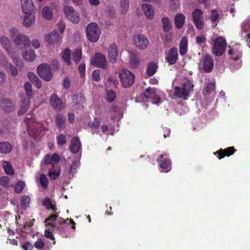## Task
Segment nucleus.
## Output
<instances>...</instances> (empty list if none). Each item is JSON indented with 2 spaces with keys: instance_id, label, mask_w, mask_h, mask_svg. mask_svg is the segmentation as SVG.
Returning a JSON list of instances; mask_svg holds the SVG:
<instances>
[{
  "instance_id": "1",
  "label": "nucleus",
  "mask_w": 250,
  "mask_h": 250,
  "mask_svg": "<svg viewBox=\"0 0 250 250\" xmlns=\"http://www.w3.org/2000/svg\"><path fill=\"white\" fill-rule=\"evenodd\" d=\"M57 216L56 215H52L50 216L48 218L46 219L45 221V224L46 226V229L44 231V236L47 238L53 241V245L55 244V237L53 234V231L55 230L56 228H57V225L55 224V222H57L58 223L62 224L67 223V222L68 221L69 223L72 224V228L73 229H75V223L72 219H67L66 220L63 221L61 217L57 219Z\"/></svg>"
},
{
  "instance_id": "2",
  "label": "nucleus",
  "mask_w": 250,
  "mask_h": 250,
  "mask_svg": "<svg viewBox=\"0 0 250 250\" xmlns=\"http://www.w3.org/2000/svg\"><path fill=\"white\" fill-rule=\"evenodd\" d=\"M24 122L29 135L33 137L40 136L45 129V127L41 123L36 122L34 118H26Z\"/></svg>"
},
{
  "instance_id": "3",
  "label": "nucleus",
  "mask_w": 250,
  "mask_h": 250,
  "mask_svg": "<svg viewBox=\"0 0 250 250\" xmlns=\"http://www.w3.org/2000/svg\"><path fill=\"white\" fill-rule=\"evenodd\" d=\"M193 85L189 80H184L180 86L175 87L174 96L177 98L187 99L193 90Z\"/></svg>"
},
{
  "instance_id": "4",
  "label": "nucleus",
  "mask_w": 250,
  "mask_h": 250,
  "mask_svg": "<svg viewBox=\"0 0 250 250\" xmlns=\"http://www.w3.org/2000/svg\"><path fill=\"white\" fill-rule=\"evenodd\" d=\"M9 33L11 39L18 45H23L24 47L30 46V42L28 37L20 33L16 28H11L9 30Z\"/></svg>"
},
{
  "instance_id": "5",
  "label": "nucleus",
  "mask_w": 250,
  "mask_h": 250,
  "mask_svg": "<svg viewBox=\"0 0 250 250\" xmlns=\"http://www.w3.org/2000/svg\"><path fill=\"white\" fill-rule=\"evenodd\" d=\"M101 33V29L97 23L92 22L86 27V34L89 41L96 42L99 39Z\"/></svg>"
},
{
  "instance_id": "6",
  "label": "nucleus",
  "mask_w": 250,
  "mask_h": 250,
  "mask_svg": "<svg viewBox=\"0 0 250 250\" xmlns=\"http://www.w3.org/2000/svg\"><path fill=\"white\" fill-rule=\"evenodd\" d=\"M0 43L2 47L6 50L9 56L12 58L14 63L17 66L21 62V60L15 55L14 51L11 48V42L5 36H2L0 38Z\"/></svg>"
},
{
  "instance_id": "7",
  "label": "nucleus",
  "mask_w": 250,
  "mask_h": 250,
  "mask_svg": "<svg viewBox=\"0 0 250 250\" xmlns=\"http://www.w3.org/2000/svg\"><path fill=\"white\" fill-rule=\"evenodd\" d=\"M63 13L66 18L74 24H78L80 21L78 12L72 6L65 5L63 8Z\"/></svg>"
},
{
  "instance_id": "8",
  "label": "nucleus",
  "mask_w": 250,
  "mask_h": 250,
  "mask_svg": "<svg viewBox=\"0 0 250 250\" xmlns=\"http://www.w3.org/2000/svg\"><path fill=\"white\" fill-rule=\"evenodd\" d=\"M119 78L123 86L125 87L130 86L134 82V75L126 69H122L119 72Z\"/></svg>"
},
{
  "instance_id": "9",
  "label": "nucleus",
  "mask_w": 250,
  "mask_h": 250,
  "mask_svg": "<svg viewBox=\"0 0 250 250\" xmlns=\"http://www.w3.org/2000/svg\"><path fill=\"white\" fill-rule=\"evenodd\" d=\"M226 41L222 37H218L214 40L213 45V53L216 56H221L226 48Z\"/></svg>"
},
{
  "instance_id": "10",
  "label": "nucleus",
  "mask_w": 250,
  "mask_h": 250,
  "mask_svg": "<svg viewBox=\"0 0 250 250\" xmlns=\"http://www.w3.org/2000/svg\"><path fill=\"white\" fill-rule=\"evenodd\" d=\"M38 74L41 78L46 81L51 80L53 77V73L49 65L46 63H42L37 69Z\"/></svg>"
},
{
  "instance_id": "11",
  "label": "nucleus",
  "mask_w": 250,
  "mask_h": 250,
  "mask_svg": "<svg viewBox=\"0 0 250 250\" xmlns=\"http://www.w3.org/2000/svg\"><path fill=\"white\" fill-rule=\"evenodd\" d=\"M91 64L98 67L106 69L107 67V62L105 56L101 53H96L91 58Z\"/></svg>"
},
{
  "instance_id": "12",
  "label": "nucleus",
  "mask_w": 250,
  "mask_h": 250,
  "mask_svg": "<svg viewBox=\"0 0 250 250\" xmlns=\"http://www.w3.org/2000/svg\"><path fill=\"white\" fill-rule=\"evenodd\" d=\"M135 45L140 49H145L149 44L148 39L142 34L135 35L133 37Z\"/></svg>"
},
{
  "instance_id": "13",
  "label": "nucleus",
  "mask_w": 250,
  "mask_h": 250,
  "mask_svg": "<svg viewBox=\"0 0 250 250\" xmlns=\"http://www.w3.org/2000/svg\"><path fill=\"white\" fill-rule=\"evenodd\" d=\"M158 92L155 88H147L146 89L145 97L146 99H149L153 104H158L160 102V98L159 97Z\"/></svg>"
},
{
  "instance_id": "14",
  "label": "nucleus",
  "mask_w": 250,
  "mask_h": 250,
  "mask_svg": "<svg viewBox=\"0 0 250 250\" xmlns=\"http://www.w3.org/2000/svg\"><path fill=\"white\" fill-rule=\"evenodd\" d=\"M192 18L196 27L199 29H202L204 28V22L201 10L198 9L194 10L192 12Z\"/></svg>"
},
{
  "instance_id": "15",
  "label": "nucleus",
  "mask_w": 250,
  "mask_h": 250,
  "mask_svg": "<svg viewBox=\"0 0 250 250\" xmlns=\"http://www.w3.org/2000/svg\"><path fill=\"white\" fill-rule=\"evenodd\" d=\"M73 103L71 106L74 109H80L83 107L86 99L82 93H79L73 96Z\"/></svg>"
},
{
  "instance_id": "16",
  "label": "nucleus",
  "mask_w": 250,
  "mask_h": 250,
  "mask_svg": "<svg viewBox=\"0 0 250 250\" xmlns=\"http://www.w3.org/2000/svg\"><path fill=\"white\" fill-rule=\"evenodd\" d=\"M118 49L116 44L111 43L108 48V58L109 61L112 63H115L117 61Z\"/></svg>"
},
{
  "instance_id": "17",
  "label": "nucleus",
  "mask_w": 250,
  "mask_h": 250,
  "mask_svg": "<svg viewBox=\"0 0 250 250\" xmlns=\"http://www.w3.org/2000/svg\"><path fill=\"white\" fill-rule=\"evenodd\" d=\"M45 40L51 45L57 44L60 40V37L57 33L56 30H53L50 33L45 36Z\"/></svg>"
},
{
  "instance_id": "18",
  "label": "nucleus",
  "mask_w": 250,
  "mask_h": 250,
  "mask_svg": "<svg viewBox=\"0 0 250 250\" xmlns=\"http://www.w3.org/2000/svg\"><path fill=\"white\" fill-rule=\"evenodd\" d=\"M166 157V155H161L160 159L157 160L160 163V167L162 172H167L171 169L170 162Z\"/></svg>"
},
{
  "instance_id": "19",
  "label": "nucleus",
  "mask_w": 250,
  "mask_h": 250,
  "mask_svg": "<svg viewBox=\"0 0 250 250\" xmlns=\"http://www.w3.org/2000/svg\"><path fill=\"white\" fill-rule=\"evenodd\" d=\"M20 98L21 102V105L20 109L18 111V114L19 115H22L27 111L29 107L30 102V100L27 99L23 93L20 94Z\"/></svg>"
},
{
  "instance_id": "20",
  "label": "nucleus",
  "mask_w": 250,
  "mask_h": 250,
  "mask_svg": "<svg viewBox=\"0 0 250 250\" xmlns=\"http://www.w3.org/2000/svg\"><path fill=\"white\" fill-rule=\"evenodd\" d=\"M0 105L2 109L7 113L13 111L15 109V104L9 99H1L0 101Z\"/></svg>"
},
{
  "instance_id": "21",
  "label": "nucleus",
  "mask_w": 250,
  "mask_h": 250,
  "mask_svg": "<svg viewBox=\"0 0 250 250\" xmlns=\"http://www.w3.org/2000/svg\"><path fill=\"white\" fill-rule=\"evenodd\" d=\"M29 47H24L23 45L20 46V48L21 49L22 51V57L23 59L28 62H32L34 61L36 57V55L32 50L30 49L27 50V48Z\"/></svg>"
},
{
  "instance_id": "22",
  "label": "nucleus",
  "mask_w": 250,
  "mask_h": 250,
  "mask_svg": "<svg viewBox=\"0 0 250 250\" xmlns=\"http://www.w3.org/2000/svg\"><path fill=\"white\" fill-rule=\"evenodd\" d=\"M201 63H202L203 69L207 72L211 71L214 66L213 60L208 55L205 56L202 58Z\"/></svg>"
},
{
  "instance_id": "23",
  "label": "nucleus",
  "mask_w": 250,
  "mask_h": 250,
  "mask_svg": "<svg viewBox=\"0 0 250 250\" xmlns=\"http://www.w3.org/2000/svg\"><path fill=\"white\" fill-rule=\"evenodd\" d=\"M52 106L57 110H60L64 108V104L57 96L53 94L50 99Z\"/></svg>"
},
{
  "instance_id": "24",
  "label": "nucleus",
  "mask_w": 250,
  "mask_h": 250,
  "mask_svg": "<svg viewBox=\"0 0 250 250\" xmlns=\"http://www.w3.org/2000/svg\"><path fill=\"white\" fill-rule=\"evenodd\" d=\"M21 7L25 14L32 13L34 6L31 0H21Z\"/></svg>"
},
{
  "instance_id": "25",
  "label": "nucleus",
  "mask_w": 250,
  "mask_h": 250,
  "mask_svg": "<svg viewBox=\"0 0 250 250\" xmlns=\"http://www.w3.org/2000/svg\"><path fill=\"white\" fill-rule=\"evenodd\" d=\"M35 19L33 13L25 14L22 18V24L26 27H29L34 23Z\"/></svg>"
},
{
  "instance_id": "26",
  "label": "nucleus",
  "mask_w": 250,
  "mask_h": 250,
  "mask_svg": "<svg viewBox=\"0 0 250 250\" xmlns=\"http://www.w3.org/2000/svg\"><path fill=\"white\" fill-rule=\"evenodd\" d=\"M46 164H51L53 166L57 164L60 161V156L58 154L54 153L53 155H46L43 160Z\"/></svg>"
},
{
  "instance_id": "27",
  "label": "nucleus",
  "mask_w": 250,
  "mask_h": 250,
  "mask_svg": "<svg viewBox=\"0 0 250 250\" xmlns=\"http://www.w3.org/2000/svg\"><path fill=\"white\" fill-rule=\"evenodd\" d=\"M142 9L145 16L149 19L153 18L154 12L152 7L148 4H143Z\"/></svg>"
},
{
  "instance_id": "28",
  "label": "nucleus",
  "mask_w": 250,
  "mask_h": 250,
  "mask_svg": "<svg viewBox=\"0 0 250 250\" xmlns=\"http://www.w3.org/2000/svg\"><path fill=\"white\" fill-rule=\"evenodd\" d=\"M81 144L79 139L77 137L73 138L71 141L70 150L74 153L78 152L81 149Z\"/></svg>"
},
{
  "instance_id": "29",
  "label": "nucleus",
  "mask_w": 250,
  "mask_h": 250,
  "mask_svg": "<svg viewBox=\"0 0 250 250\" xmlns=\"http://www.w3.org/2000/svg\"><path fill=\"white\" fill-rule=\"evenodd\" d=\"M177 59V51L174 48H171L167 53V60L168 62L170 64H173L175 63Z\"/></svg>"
},
{
  "instance_id": "30",
  "label": "nucleus",
  "mask_w": 250,
  "mask_h": 250,
  "mask_svg": "<svg viewBox=\"0 0 250 250\" xmlns=\"http://www.w3.org/2000/svg\"><path fill=\"white\" fill-rule=\"evenodd\" d=\"M185 16L182 13H178L174 17V23L177 28H181L185 23Z\"/></svg>"
},
{
  "instance_id": "31",
  "label": "nucleus",
  "mask_w": 250,
  "mask_h": 250,
  "mask_svg": "<svg viewBox=\"0 0 250 250\" xmlns=\"http://www.w3.org/2000/svg\"><path fill=\"white\" fill-rule=\"evenodd\" d=\"M42 17L47 20H51L53 19V13L52 8L49 6H44L42 11Z\"/></svg>"
},
{
  "instance_id": "32",
  "label": "nucleus",
  "mask_w": 250,
  "mask_h": 250,
  "mask_svg": "<svg viewBox=\"0 0 250 250\" xmlns=\"http://www.w3.org/2000/svg\"><path fill=\"white\" fill-rule=\"evenodd\" d=\"M129 7V0H121L119 8L120 13L122 15L125 14Z\"/></svg>"
},
{
  "instance_id": "33",
  "label": "nucleus",
  "mask_w": 250,
  "mask_h": 250,
  "mask_svg": "<svg viewBox=\"0 0 250 250\" xmlns=\"http://www.w3.org/2000/svg\"><path fill=\"white\" fill-rule=\"evenodd\" d=\"M12 146L8 142H0V153L6 154L12 150Z\"/></svg>"
},
{
  "instance_id": "34",
  "label": "nucleus",
  "mask_w": 250,
  "mask_h": 250,
  "mask_svg": "<svg viewBox=\"0 0 250 250\" xmlns=\"http://www.w3.org/2000/svg\"><path fill=\"white\" fill-rule=\"evenodd\" d=\"M188 39L183 37L180 44V53L182 55L186 54L188 51Z\"/></svg>"
},
{
  "instance_id": "35",
  "label": "nucleus",
  "mask_w": 250,
  "mask_h": 250,
  "mask_svg": "<svg viewBox=\"0 0 250 250\" xmlns=\"http://www.w3.org/2000/svg\"><path fill=\"white\" fill-rule=\"evenodd\" d=\"M43 204L47 209H52L53 212L57 213V208L54 202L49 198H45L43 202Z\"/></svg>"
},
{
  "instance_id": "36",
  "label": "nucleus",
  "mask_w": 250,
  "mask_h": 250,
  "mask_svg": "<svg viewBox=\"0 0 250 250\" xmlns=\"http://www.w3.org/2000/svg\"><path fill=\"white\" fill-rule=\"evenodd\" d=\"M2 167L6 174L10 175L14 174V169L9 162L3 161L2 163Z\"/></svg>"
},
{
  "instance_id": "37",
  "label": "nucleus",
  "mask_w": 250,
  "mask_h": 250,
  "mask_svg": "<svg viewBox=\"0 0 250 250\" xmlns=\"http://www.w3.org/2000/svg\"><path fill=\"white\" fill-rule=\"evenodd\" d=\"M162 24L163 29L166 32L169 31L172 27L171 23L167 17H164L162 19Z\"/></svg>"
},
{
  "instance_id": "38",
  "label": "nucleus",
  "mask_w": 250,
  "mask_h": 250,
  "mask_svg": "<svg viewBox=\"0 0 250 250\" xmlns=\"http://www.w3.org/2000/svg\"><path fill=\"white\" fill-rule=\"evenodd\" d=\"M234 152V148L232 147H229L226 149L223 150H220L218 152V158L219 159L223 158L225 155L229 156L232 154Z\"/></svg>"
},
{
  "instance_id": "39",
  "label": "nucleus",
  "mask_w": 250,
  "mask_h": 250,
  "mask_svg": "<svg viewBox=\"0 0 250 250\" xmlns=\"http://www.w3.org/2000/svg\"><path fill=\"white\" fill-rule=\"evenodd\" d=\"M215 89V86L214 83H209L205 85L203 90V93L205 95H207L209 93L214 92Z\"/></svg>"
},
{
  "instance_id": "40",
  "label": "nucleus",
  "mask_w": 250,
  "mask_h": 250,
  "mask_svg": "<svg viewBox=\"0 0 250 250\" xmlns=\"http://www.w3.org/2000/svg\"><path fill=\"white\" fill-rule=\"evenodd\" d=\"M70 51L68 49H65L62 54V58L67 65L70 64Z\"/></svg>"
},
{
  "instance_id": "41",
  "label": "nucleus",
  "mask_w": 250,
  "mask_h": 250,
  "mask_svg": "<svg viewBox=\"0 0 250 250\" xmlns=\"http://www.w3.org/2000/svg\"><path fill=\"white\" fill-rule=\"evenodd\" d=\"M24 89L26 91V95L28 97L27 99L30 100L32 97L33 95L31 83L28 82L25 83L24 84Z\"/></svg>"
},
{
  "instance_id": "42",
  "label": "nucleus",
  "mask_w": 250,
  "mask_h": 250,
  "mask_svg": "<svg viewBox=\"0 0 250 250\" xmlns=\"http://www.w3.org/2000/svg\"><path fill=\"white\" fill-rule=\"evenodd\" d=\"M105 98L109 102H112L116 98V93L112 90H107L105 93Z\"/></svg>"
},
{
  "instance_id": "43",
  "label": "nucleus",
  "mask_w": 250,
  "mask_h": 250,
  "mask_svg": "<svg viewBox=\"0 0 250 250\" xmlns=\"http://www.w3.org/2000/svg\"><path fill=\"white\" fill-rule=\"evenodd\" d=\"M82 50L81 49H76L72 54L73 59L76 63H78L81 59Z\"/></svg>"
},
{
  "instance_id": "44",
  "label": "nucleus",
  "mask_w": 250,
  "mask_h": 250,
  "mask_svg": "<svg viewBox=\"0 0 250 250\" xmlns=\"http://www.w3.org/2000/svg\"><path fill=\"white\" fill-rule=\"evenodd\" d=\"M30 197L28 195H23L21 198V205L23 208H26L29 206Z\"/></svg>"
},
{
  "instance_id": "45",
  "label": "nucleus",
  "mask_w": 250,
  "mask_h": 250,
  "mask_svg": "<svg viewBox=\"0 0 250 250\" xmlns=\"http://www.w3.org/2000/svg\"><path fill=\"white\" fill-rule=\"evenodd\" d=\"M210 20L213 24H216L219 20V14L216 10H213L211 12Z\"/></svg>"
},
{
  "instance_id": "46",
  "label": "nucleus",
  "mask_w": 250,
  "mask_h": 250,
  "mask_svg": "<svg viewBox=\"0 0 250 250\" xmlns=\"http://www.w3.org/2000/svg\"><path fill=\"white\" fill-rule=\"evenodd\" d=\"M157 69V65L154 63H150L147 68V73L149 76L153 75L156 72Z\"/></svg>"
},
{
  "instance_id": "47",
  "label": "nucleus",
  "mask_w": 250,
  "mask_h": 250,
  "mask_svg": "<svg viewBox=\"0 0 250 250\" xmlns=\"http://www.w3.org/2000/svg\"><path fill=\"white\" fill-rule=\"evenodd\" d=\"M60 174V169L57 168L56 169H52L49 171L48 175L51 179H56Z\"/></svg>"
},
{
  "instance_id": "48",
  "label": "nucleus",
  "mask_w": 250,
  "mask_h": 250,
  "mask_svg": "<svg viewBox=\"0 0 250 250\" xmlns=\"http://www.w3.org/2000/svg\"><path fill=\"white\" fill-rule=\"evenodd\" d=\"M130 63L133 67H135L138 66V64L139 63V60L135 55H130Z\"/></svg>"
},
{
  "instance_id": "49",
  "label": "nucleus",
  "mask_w": 250,
  "mask_h": 250,
  "mask_svg": "<svg viewBox=\"0 0 250 250\" xmlns=\"http://www.w3.org/2000/svg\"><path fill=\"white\" fill-rule=\"evenodd\" d=\"M170 8L172 10H177L180 6L179 0H169Z\"/></svg>"
},
{
  "instance_id": "50",
  "label": "nucleus",
  "mask_w": 250,
  "mask_h": 250,
  "mask_svg": "<svg viewBox=\"0 0 250 250\" xmlns=\"http://www.w3.org/2000/svg\"><path fill=\"white\" fill-rule=\"evenodd\" d=\"M40 183L44 188H47L48 187V180L44 174L41 175L40 177Z\"/></svg>"
},
{
  "instance_id": "51",
  "label": "nucleus",
  "mask_w": 250,
  "mask_h": 250,
  "mask_svg": "<svg viewBox=\"0 0 250 250\" xmlns=\"http://www.w3.org/2000/svg\"><path fill=\"white\" fill-rule=\"evenodd\" d=\"M229 54L231 56V58L234 61H237L239 59L240 53L238 51H235L234 49H229Z\"/></svg>"
},
{
  "instance_id": "52",
  "label": "nucleus",
  "mask_w": 250,
  "mask_h": 250,
  "mask_svg": "<svg viewBox=\"0 0 250 250\" xmlns=\"http://www.w3.org/2000/svg\"><path fill=\"white\" fill-rule=\"evenodd\" d=\"M250 29V20L244 21L241 24V29L244 32H247Z\"/></svg>"
},
{
  "instance_id": "53",
  "label": "nucleus",
  "mask_w": 250,
  "mask_h": 250,
  "mask_svg": "<svg viewBox=\"0 0 250 250\" xmlns=\"http://www.w3.org/2000/svg\"><path fill=\"white\" fill-rule=\"evenodd\" d=\"M25 184L22 181H18L15 186V190L17 193H20L22 191Z\"/></svg>"
},
{
  "instance_id": "54",
  "label": "nucleus",
  "mask_w": 250,
  "mask_h": 250,
  "mask_svg": "<svg viewBox=\"0 0 250 250\" xmlns=\"http://www.w3.org/2000/svg\"><path fill=\"white\" fill-rule=\"evenodd\" d=\"M10 179L7 176H3L0 178V185L3 187H9Z\"/></svg>"
},
{
  "instance_id": "55",
  "label": "nucleus",
  "mask_w": 250,
  "mask_h": 250,
  "mask_svg": "<svg viewBox=\"0 0 250 250\" xmlns=\"http://www.w3.org/2000/svg\"><path fill=\"white\" fill-rule=\"evenodd\" d=\"M57 125L59 127L62 128L63 126L64 122V118L60 115H58L56 117Z\"/></svg>"
},
{
  "instance_id": "56",
  "label": "nucleus",
  "mask_w": 250,
  "mask_h": 250,
  "mask_svg": "<svg viewBox=\"0 0 250 250\" xmlns=\"http://www.w3.org/2000/svg\"><path fill=\"white\" fill-rule=\"evenodd\" d=\"M88 125L92 129H97L99 128L100 126L99 120L97 118H95L94 119L93 122H90L88 124Z\"/></svg>"
},
{
  "instance_id": "57",
  "label": "nucleus",
  "mask_w": 250,
  "mask_h": 250,
  "mask_svg": "<svg viewBox=\"0 0 250 250\" xmlns=\"http://www.w3.org/2000/svg\"><path fill=\"white\" fill-rule=\"evenodd\" d=\"M57 143L59 145L62 146L65 144L66 142V137L64 135L60 134L57 138Z\"/></svg>"
},
{
  "instance_id": "58",
  "label": "nucleus",
  "mask_w": 250,
  "mask_h": 250,
  "mask_svg": "<svg viewBox=\"0 0 250 250\" xmlns=\"http://www.w3.org/2000/svg\"><path fill=\"white\" fill-rule=\"evenodd\" d=\"M92 78L95 81H99L100 80L101 77V72L99 70H95L93 71L92 74Z\"/></svg>"
},
{
  "instance_id": "59",
  "label": "nucleus",
  "mask_w": 250,
  "mask_h": 250,
  "mask_svg": "<svg viewBox=\"0 0 250 250\" xmlns=\"http://www.w3.org/2000/svg\"><path fill=\"white\" fill-rule=\"evenodd\" d=\"M44 246V242L41 239H38L35 243V247L38 249H42Z\"/></svg>"
},
{
  "instance_id": "60",
  "label": "nucleus",
  "mask_w": 250,
  "mask_h": 250,
  "mask_svg": "<svg viewBox=\"0 0 250 250\" xmlns=\"http://www.w3.org/2000/svg\"><path fill=\"white\" fill-rule=\"evenodd\" d=\"M57 27L61 33L64 31L65 28V24L63 21H61L57 25Z\"/></svg>"
},
{
  "instance_id": "61",
  "label": "nucleus",
  "mask_w": 250,
  "mask_h": 250,
  "mask_svg": "<svg viewBox=\"0 0 250 250\" xmlns=\"http://www.w3.org/2000/svg\"><path fill=\"white\" fill-rule=\"evenodd\" d=\"M0 64L5 67H7L8 63L5 57L3 55H0Z\"/></svg>"
},
{
  "instance_id": "62",
  "label": "nucleus",
  "mask_w": 250,
  "mask_h": 250,
  "mask_svg": "<svg viewBox=\"0 0 250 250\" xmlns=\"http://www.w3.org/2000/svg\"><path fill=\"white\" fill-rule=\"evenodd\" d=\"M107 82L109 83H112L115 86H116L119 83L118 80L116 78L113 77L112 76H109L108 77Z\"/></svg>"
},
{
  "instance_id": "63",
  "label": "nucleus",
  "mask_w": 250,
  "mask_h": 250,
  "mask_svg": "<svg viewBox=\"0 0 250 250\" xmlns=\"http://www.w3.org/2000/svg\"><path fill=\"white\" fill-rule=\"evenodd\" d=\"M196 41L198 43H201L206 42V38L204 35L199 36L196 37Z\"/></svg>"
},
{
  "instance_id": "64",
  "label": "nucleus",
  "mask_w": 250,
  "mask_h": 250,
  "mask_svg": "<svg viewBox=\"0 0 250 250\" xmlns=\"http://www.w3.org/2000/svg\"><path fill=\"white\" fill-rule=\"evenodd\" d=\"M22 247L24 250H32L33 248L32 244L30 242H27L23 244Z\"/></svg>"
}]
</instances>
